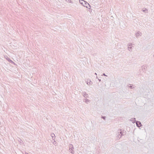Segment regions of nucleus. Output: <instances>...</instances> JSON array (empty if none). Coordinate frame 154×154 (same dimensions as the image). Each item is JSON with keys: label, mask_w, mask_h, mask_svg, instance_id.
<instances>
[{"label": "nucleus", "mask_w": 154, "mask_h": 154, "mask_svg": "<svg viewBox=\"0 0 154 154\" xmlns=\"http://www.w3.org/2000/svg\"><path fill=\"white\" fill-rule=\"evenodd\" d=\"M136 124H137V125L138 127H140V126H141V124L140 122H136Z\"/></svg>", "instance_id": "obj_2"}, {"label": "nucleus", "mask_w": 154, "mask_h": 154, "mask_svg": "<svg viewBox=\"0 0 154 154\" xmlns=\"http://www.w3.org/2000/svg\"><path fill=\"white\" fill-rule=\"evenodd\" d=\"M79 2L80 4L85 7L88 8V5H89V4L85 2L83 0H79Z\"/></svg>", "instance_id": "obj_1"}]
</instances>
